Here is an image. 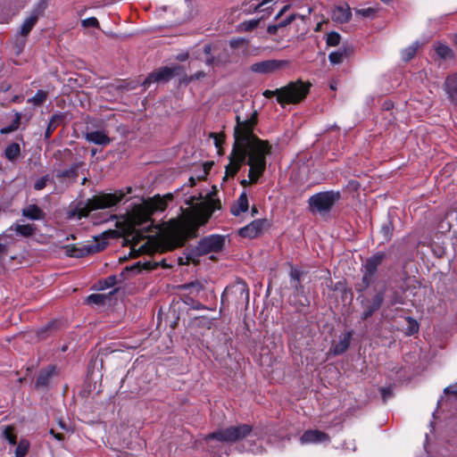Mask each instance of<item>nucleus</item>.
Masks as SVG:
<instances>
[{
    "instance_id": "f257e3e1",
    "label": "nucleus",
    "mask_w": 457,
    "mask_h": 457,
    "mask_svg": "<svg viewBox=\"0 0 457 457\" xmlns=\"http://www.w3.org/2000/svg\"><path fill=\"white\" fill-rule=\"evenodd\" d=\"M236 120L235 142L229 155V162L226 166L224 179L233 178L246 160L249 166L248 180L243 179L241 184H254L266 169V157L271 153V145L267 140L260 139L253 134V128L257 124L256 112L243 120L237 115Z\"/></svg>"
},
{
    "instance_id": "f03ea898",
    "label": "nucleus",
    "mask_w": 457,
    "mask_h": 457,
    "mask_svg": "<svg viewBox=\"0 0 457 457\" xmlns=\"http://www.w3.org/2000/svg\"><path fill=\"white\" fill-rule=\"evenodd\" d=\"M185 202L190 207L183 211L179 219L166 224L161 232L162 240L170 250L182 246L188 237H195L196 230L220 208V201L208 193L192 195Z\"/></svg>"
},
{
    "instance_id": "7ed1b4c3",
    "label": "nucleus",
    "mask_w": 457,
    "mask_h": 457,
    "mask_svg": "<svg viewBox=\"0 0 457 457\" xmlns=\"http://www.w3.org/2000/svg\"><path fill=\"white\" fill-rule=\"evenodd\" d=\"M172 198L171 194L163 196L155 195L144 201L143 204L134 206L129 217L130 227L135 229L136 227L151 222V215L155 212L164 211Z\"/></svg>"
},
{
    "instance_id": "20e7f679",
    "label": "nucleus",
    "mask_w": 457,
    "mask_h": 457,
    "mask_svg": "<svg viewBox=\"0 0 457 457\" xmlns=\"http://www.w3.org/2000/svg\"><path fill=\"white\" fill-rule=\"evenodd\" d=\"M311 87L312 84L310 82L296 80L276 90H265L263 96L267 98L276 96L278 103L284 106L285 104H296L303 100L308 94Z\"/></svg>"
},
{
    "instance_id": "39448f33",
    "label": "nucleus",
    "mask_w": 457,
    "mask_h": 457,
    "mask_svg": "<svg viewBox=\"0 0 457 457\" xmlns=\"http://www.w3.org/2000/svg\"><path fill=\"white\" fill-rule=\"evenodd\" d=\"M251 435L259 437L260 433L257 430H253L250 425L240 424L216 430L206 436L205 441L208 445H211L214 440L221 443L233 444L242 441Z\"/></svg>"
},
{
    "instance_id": "423d86ee",
    "label": "nucleus",
    "mask_w": 457,
    "mask_h": 457,
    "mask_svg": "<svg viewBox=\"0 0 457 457\" xmlns=\"http://www.w3.org/2000/svg\"><path fill=\"white\" fill-rule=\"evenodd\" d=\"M224 242L225 237L220 235H211L202 238L195 248L191 250L187 255V262L185 263H197L199 256L219 253L222 250Z\"/></svg>"
},
{
    "instance_id": "0eeeda50",
    "label": "nucleus",
    "mask_w": 457,
    "mask_h": 457,
    "mask_svg": "<svg viewBox=\"0 0 457 457\" xmlns=\"http://www.w3.org/2000/svg\"><path fill=\"white\" fill-rule=\"evenodd\" d=\"M125 194L121 191L113 194H102L88 199L85 206L79 210V217H87L92 211L106 209L116 205Z\"/></svg>"
},
{
    "instance_id": "6e6552de",
    "label": "nucleus",
    "mask_w": 457,
    "mask_h": 457,
    "mask_svg": "<svg viewBox=\"0 0 457 457\" xmlns=\"http://www.w3.org/2000/svg\"><path fill=\"white\" fill-rule=\"evenodd\" d=\"M340 199L338 191H325L316 194L315 206L316 216L319 215L324 220L330 217V212L335 204Z\"/></svg>"
},
{
    "instance_id": "1a4fd4ad",
    "label": "nucleus",
    "mask_w": 457,
    "mask_h": 457,
    "mask_svg": "<svg viewBox=\"0 0 457 457\" xmlns=\"http://www.w3.org/2000/svg\"><path fill=\"white\" fill-rule=\"evenodd\" d=\"M385 257V253L378 252L366 260L365 264L363 266L364 271L362 275L363 287L361 288L360 290H364L370 286V284L373 281V277L375 276L378 266L382 264Z\"/></svg>"
},
{
    "instance_id": "9d476101",
    "label": "nucleus",
    "mask_w": 457,
    "mask_h": 457,
    "mask_svg": "<svg viewBox=\"0 0 457 457\" xmlns=\"http://www.w3.org/2000/svg\"><path fill=\"white\" fill-rule=\"evenodd\" d=\"M385 293L386 287H383L378 289L371 298H364L361 300V306L363 308V312L361 313L362 320H367L374 312L379 310L384 302Z\"/></svg>"
},
{
    "instance_id": "9b49d317",
    "label": "nucleus",
    "mask_w": 457,
    "mask_h": 457,
    "mask_svg": "<svg viewBox=\"0 0 457 457\" xmlns=\"http://www.w3.org/2000/svg\"><path fill=\"white\" fill-rule=\"evenodd\" d=\"M287 66L288 62L285 60H266L252 64L250 71L260 74H269L284 69Z\"/></svg>"
},
{
    "instance_id": "f8f14e48",
    "label": "nucleus",
    "mask_w": 457,
    "mask_h": 457,
    "mask_svg": "<svg viewBox=\"0 0 457 457\" xmlns=\"http://www.w3.org/2000/svg\"><path fill=\"white\" fill-rule=\"evenodd\" d=\"M177 67H162L150 73L144 81V86L147 87L154 82H165L172 78Z\"/></svg>"
},
{
    "instance_id": "ddd939ff",
    "label": "nucleus",
    "mask_w": 457,
    "mask_h": 457,
    "mask_svg": "<svg viewBox=\"0 0 457 457\" xmlns=\"http://www.w3.org/2000/svg\"><path fill=\"white\" fill-rule=\"evenodd\" d=\"M448 101L457 106V72L449 74L443 85Z\"/></svg>"
},
{
    "instance_id": "4468645a",
    "label": "nucleus",
    "mask_w": 457,
    "mask_h": 457,
    "mask_svg": "<svg viewBox=\"0 0 457 457\" xmlns=\"http://www.w3.org/2000/svg\"><path fill=\"white\" fill-rule=\"evenodd\" d=\"M65 253L70 257L79 258L85 255L97 252L96 245H69L64 247Z\"/></svg>"
},
{
    "instance_id": "2eb2a0df",
    "label": "nucleus",
    "mask_w": 457,
    "mask_h": 457,
    "mask_svg": "<svg viewBox=\"0 0 457 457\" xmlns=\"http://www.w3.org/2000/svg\"><path fill=\"white\" fill-rule=\"evenodd\" d=\"M267 220L258 219L252 221L249 225L240 228L239 234L244 237H256L266 227Z\"/></svg>"
},
{
    "instance_id": "dca6fc26",
    "label": "nucleus",
    "mask_w": 457,
    "mask_h": 457,
    "mask_svg": "<svg viewBox=\"0 0 457 457\" xmlns=\"http://www.w3.org/2000/svg\"><path fill=\"white\" fill-rule=\"evenodd\" d=\"M84 137L87 142L102 146L108 145L111 143V138L104 130L87 131Z\"/></svg>"
},
{
    "instance_id": "f3484780",
    "label": "nucleus",
    "mask_w": 457,
    "mask_h": 457,
    "mask_svg": "<svg viewBox=\"0 0 457 457\" xmlns=\"http://www.w3.org/2000/svg\"><path fill=\"white\" fill-rule=\"evenodd\" d=\"M352 17L351 8L348 4L337 6L332 12V18L338 23H346Z\"/></svg>"
},
{
    "instance_id": "a211bd4d",
    "label": "nucleus",
    "mask_w": 457,
    "mask_h": 457,
    "mask_svg": "<svg viewBox=\"0 0 457 457\" xmlns=\"http://www.w3.org/2000/svg\"><path fill=\"white\" fill-rule=\"evenodd\" d=\"M35 226L31 224H15L11 226L4 234L3 237H9L11 238V231H15L22 237H30L35 233Z\"/></svg>"
},
{
    "instance_id": "6ab92c4d",
    "label": "nucleus",
    "mask_w": 457,
    "mask_h": 457,
    "mask_svg": "<svg viewBox=\"0 0 457 457\" xmlns=\"http://www.w3.org/2000/svg\"><path fill=\"white\" fill-rule=\"evenodd\" d=\"M248 199L245 192H243L236 204L231 208V213L235 216H239L241 213L246 212L248 210Z\"/></svg>"
},
{
    "instance_id": "aec40b11",
    "label": "nucleus",
    "mask_w": 457,
    "mask_h": 457,
    "mask_svg": "<svg viewBox=\"0 0 457 457\" xmlns=\"http://www.w3.org/2000/svg\"><path fill=\"white\" fill-rule=\"evenodd\" d=\"M434 49L436 55L443 61L453 60L454 58V53L452 48L443 43H436Z\"/></svg>"
},
{
    "instance_id": "412c9836",
    "label": "nucleus",
    "mask_w": 457,
    "mask_h": 457,
    "mask_svg": "<svg viewBox=\"0 0 457 457\" xmlns=\"http://www.w3.org/2000/svg\"><path fill=\"white\" fill-rule=\"evenodd\" d=\"M37 19L38 15L37 12L31 13L27 19H25L21 26L20 35L27 37L37 23Z\"/></svg>"
},
{
    "instance_id": "4be33fe9",
    "label": "nucleus",
    "mask_w": 457,
    "mask_h": 457,
    "mask_svg": "<svg viewBox=\"0 0 457 457\" xmlns=\"http://www.w3.org/2000/svg\"><path fill=\"white\" fill-rule=\"evenodd\" d=\"M353 53L352 48H340L337 51L332 52L328 55V59L333 64H339L343 60Z\"/></svg>"
},
{
    "instance_id": "5701e85b",
    "label": "nucleus",
    "mask_w": 457,
    "mask_h": 457,
    "mask_svg": "<svg viewBox=\"0 0 457 457\" xmlns=\"http://www.w3.org/2000/svg\"><path fill=\"white\" fill-rule=\"evenodd\" d=\"M22 215L30 220H41L44 217L42 210L35 204L29 205L23 209Z\"/></svg>"
},
{
    "instance_id": "b1692460",
    "label": "nucleus",
    "mask_w": 457,
    "mask_h": 457,
    "mask_svg": "<svg viewBox=\"0 0 457 457\" xmlns=\"http://www.w3.org/2000/svg\"><path fill=\"white\" fill-rule=\"evenodd\" d=\"M351 342V334L346 333L343 334L339 337V341L337 344L334 346V353L335 354H341L343 353L350 345Z\"/></svg>"
},
{
    "instance_id": "393cba45",
    "label": "nucleus",
    "mask_w": 457,
    "mask_h": 457,
    "mask_svg": "<svg viewBox=\"0 0 457 457\" xmlns=\"http://www.w3.org/2000/svg\"><path fill=\"white\" fill-rule=\"evenodd\" d=\"M54 367H48L47 369L42 370L37 378L36 386H45L47 385L49 378L54 374Z\"/></svg>"
},
{
    "instance_id": "a878e982",
    "label": "nucleus",
    "mask_w": 457,
    "mask_h": 457,
    "mask_svg": "<svg viewBox=\"0 0 457 457\" xmlns=\"http://www.w3.org/2000/svg\"><path fill=\"white\" fill-rule=\"evenodd\" d=\"M394 225L391 220H387L383 223L381 226L380 233L382 235L383 240L388 242L393 236Z\"/></svg>"
},
{
    "instance_id": "bb28decb",
    "label": "nucleus",
    "mask_w": 457,
    "mask_h": 457,
    "mask_svg": "<svg viewBox=\"0 0 457 457\" xmlns=\"http://www.w3.org/2000/svg\"><path fill=\"white\" fill-rule=\"evenodd\" d=\"M20 153H21V147H20L19 144L12 143L6 147L5 157L10 161H13L14 159H16L19 156Z\"/></svg>"
},
{
    "instance_id": "cd10ccee",
    "label": "nucleus",
    "mask_w": 457,
    "mask_h": 457,
    "mask_svg": "<svg viewBox=\"0 0 457 457\" xmlns=\"http://www.w3.org/2000/svg\"><path fill=\"white\" fill-rule=\"evenodd\" d=\"M419 47V44L416 42L411 46L403 49L401 53L402 59L405 62L411 60L416 54L417 49Z\"/></svg>"
},
{
    "instance_id": "c85d7f7f",
    "label": "nucleus",
    "mask_w": 457,
    "mask_h": 457,
    "mask_svg": "<svg viewBox=\"0 0 457 457\" xmlns=\"http://www.w3.org/2000/svg\"><path fill=\"white\" fill-rule=\"evenodd\" d=\"M29 449V443L26 439H21L15 450V456L16 457H25V455L28 453Z\"/></svg>"
},
{
    "instance_id": "c756f323",
    "label": "nucleus",
    "mask_w": 457,
    "mask_h": 457,
    "mask_svg": "<svg viewBox=\"0 0 457 457\" xmlns=\"http://www.w3.org/2000/svg\"><path fill=\"white\" fill-rule=\"evenodd\" d=\"M341 40V36L339 33L332 31L327 34L326 36V43L328 46H337L339 45Z\"/></svg>"
},
{
    "instance_id": "7c9ffc66",
    "label": "nucleus",
    "mask_w": 457,
    "mask_h": 457,
    "mask_svg": "<svg viewBox=\"0 0 457 457\" xmlns=\"http://www.w3.org/2000/svg\"><path fill=\"white\" fill-rule=\"evenodd\" d=\"M46 93L42 90H38L34 96L29 99V102L35 105H39L43 104L46 101Z\"/></svg>"
},
{
    "instance_id": "2f4dec72",
    "label": "nucleus",
    "mask_w": 457,
    "mask_h": 457,
    "mask_svg": "<svg viewBox=\"0 0 457 457\" xmlns=\"http://www.w3.org/2000/svg\"><path fill=\"white\" fill-rule=\"evenodd\" d=\"M355 14L364 18H373L376 14V10L371 7L357 9L355 10Z\"/></svg>"
},
{
    "instance_id": "473e14b6",
    "label": "nucleus",
    "mask_w": 457,
    "mask_h": 457,
    "mask_svg": "<svg viewBox=\"0 0 457 457\" xmlns=\"http://www.w3.org/2000/svg\"><path fill=\"white\" fill-rule=\"evenodd\" d=\"M4 436L11 445L16 444V436L13 434L12 427L8 426L4 429Z\"/></svg>"
},
{
    "instance_id": "72a5a7b5",
    "label": "nucleus",
    "mask_w": 457,
    "mask_h": 457,
    "mask_svg": "<svg viewBox=\"0 0 457 457\" xmlns=\"http://www.w3.org/2000/svg\"><path fill=\"white\" fill-rule=\"evenodd\" d=\"M407 320H408L409 326L406 329V334L411 336V335L417 333L419 331V324L417 323V321L411 317H408Z\"/></svg>"
},
{
    "instance_id": "f704fd0d",
    "label": "nucleus",
    "mask_w": 457,
    "mask_h": 457,
    "mask_svg": "<svg viewBox=\"0 0 457 457\" xmlns=\"http://www.w3.org/2000/svg\"><path fill=\"white\" fill-rule=\"evenodd\" d=\"M49 181V177L46 175V176H44L40 179H38L37 180L35 181L34 183V188L36 190H42L46 186V183Z\"/></svg>"
},
{
    "instance_id": "c9c22d12",
    "label": "nucleus",
    "mask_w": 457,
    "mask_h": 457,
    "mask_svg": "<svg viewBox=\"0 0 457 457\" xmlns=\"http://www.w3.org/2000/svg\"><path fill=\"white\" fill-rule=\"evenodd\" d=\"M81 24L84 28H89V27H95L97 28L99 26V22L96 18L90 17L87 19H85L81 21Z\"/></svg>"
},
{
    "instance_id": "e433bc0d",
    "label": "nucleus",
    "mask_w": 457,
    "mask_h": 457,
    "mask_svg": "<svg viewBox=\"0 0 457 457\" xmlns=\"http://www.w3.org/2000/svg\"><path fill=\"white\" fill-rule=\"evenodd\" d=\"M302 444L312 443L314 441V432L312 430L306 431L301 437Z\"/></svg>"
},
{
    "instance_id": "4c0bfd02",
    "label": "nucleus",
    "mask_w": 457,
    "mask_h": 457,
    "mask_svg": "<svg viewBox=\"0 0 457 457\" xmlns=\"http://www.w3.org/2000/svg\"><path fill=\"white\" fill-rule=\"evenodd\" d=\"M104 295L100 294H95L88 296L87 301L96 304H100L104 302Z\"/></svg>"
},
{
    "instance_id": "58836bf2",
    "label": "nucleus",
    "mask_w": 457,
    "mask_h": 457,
    "mask_svg": "<svg viewBox=\"0 0 457 457\" xmlns=\"http://www.w3.org/2000/svg\"><path fill=\"white\" fill-rule=\"evenodd\" d=\"M291 20H292V16L287 18L285 21H281L278 25L269 26L268 31L270 33H275L278 27H284V26L287 25L291 21Z\"/></svg>"
},
{
    "instance_id": "ea45409f",
    "label": "nucleus",
    "mask_w": 457,
    "mask_h": 457,
    "mask_svg": "<svg viewBox=\"0 0 457 457\" xmlns=\"http://www.w3.org/2000/svg\"><path fill=\"white\" fill-rule=\"evenodd\" d=\"M380 393L384 401H386L393 395V390L391 387H382L380 389Z\"/></svg>"
},
{
    "instance_id": "a19ab883",
    "label": "nucleus",
    "mask_w": 457,
    "mask_h": 457,
    "mask_svg": "<svg viewBox=\"0 0 457 457\" xmlns=\"http://www.w3.org/2000/svg\"><path fill=\"white\" fill-rule=\"evenodd\" d=\"M328 439L329 437L326 433L316 430V443L327 442Z\"/></svg>"
},
{
    "instance_id": "79ce46f5",
    "label": "nucleus",
    "mask_w": 457,
    "mask_h": 457,
    "mask_svg": "<svg viewBox=\"0 0 457 457\" xmlns=\"http://www.w3.org/2000/svg\"><path fill=\"white\" fill-rule=\"evenodd\" d=\"M187 287H190L192 289L191 293H193L194 291L199 292L200 290H202L204 288L203 285L199 282H193V283L189 284L187 286Z\"/></svg>"
},
{
    "instance_id": "37998d69",
    "label": "nucleus",
    "mask_w": 457,
    "mask_h": 457,
    "mask_svg": "<svg viewBox=\"0 0 457 457\" xmlns=\"http://www.w3.org/2000/svg\"><path fill=\"white\" fill-rule=\"evenodd\" d=\"M7 238H9V237H3V234L0 236V253L6 250L8 242H3V240H6Z\"/></svg>"
},
{
    "instance_id": "c03bdc74",
    "label": "nucleus",
    "mask_w": 457,
    "mask_h": 457,
    "mask_svg": "<svg viewBox=\"0 0 457 457\" xmlns=\"http://www.w3.org/2000/svg\"><path fill=\"white\" fill-rule=\"evenodd\" d=\"M187 58H188V53H187V52L180 53V54H179L176 56V60H178V61H179V62H184V61H186Z\"/></svg>"
},
{
    "instance_id": "a18cd8bd",
    "label": "nucleus",
    "mask_w": 457,
    "mask_h": 457,
    "mask_svg": "<svg viewBox=\"0 0 457 457\" xmlns=\"http://www.w3.org/2000/svg\"><path fill=\"white\" fill-rule=\"evenodd\" d=\"M54 120V117L52 119V120H51V122H50V124H49V126L47 128V130L46 132V137H49L51 133H52V131H53L52 124H53Z\"/></svg>"
},
{
    "instance_id": "49530a36",
    "label": "nucleus",
    "mask_w": 457,
    "mask_h": 457,
    "mask_svg": "<svg viewBox=\"0 0 457 457\" xmlns=\"http://www.w3.org/2000/svg\"><path fill=\"white\" fill-rule=\"evenodd\" d=\"M50 433L59 441L63 439V436L62 434H55L53 429L50 431Z\"/></svg>"
},
{
    "instance_id": "de8ad7c7",
    "label": "nucleus",
    "mask_w": 457,
    "mask_h": 457,
    "mask_svg": "<svg viewBox=\"0 0 457 457\" xmlns=\"http://www.w3.org/2000/svg\"><path fill=\"white\" fill-rule=\"evenodd\" d=\"M250 451L255 454L262 453V447H256V448H250Z\"/></svg>"
},
{
    "instance_id": "09e8293b",
    "label": "nucleus",
    "mask_w": 457,
    "mask_h": 457,
    "mask_svg": "<svg viewBox=\"0 0 457 457\" xmlns=\"http://www.w3.org/2000/svg\"><path fill=\"white\" fill-rule=\"evenodd\" d=\"M211 51H212V46L210 45H205L204 46V54H211Z\"/></svg>"
},
{
    "instance_id": "8fccbe9b",
    "label": "nucleus",
    "mask_w": 457,
    "mask_h": 457,
    "mask_svg": "<svg viewBox=\"0 0 457 457\" xmlns=\"http://www.w3.org/2000/svg\"><path fill=\"white\" fill-rule=\"evenodd\" d=\"M221 139L218 136H214V144L217 147H220Z\"/></svg>"
},
{
    "instance_id": "3c124183",
    "label": "nucleus",
    "mask_w": 457,
    "mask_h": 457,
    "mask_svg": "<svg viewBox=\"0 0 457 457\" xmlns=\"http://www.w3.org/2000/svg\"><path fill=\"white\" fill-rule=\"evenodd\" d=\"M257 25H258V21H252L249 22L248 28L249 29H254Z\"/></svg>"
},
{
    "instance_id": "603ef678",
    "label": "nucleus",
    "mask_w": 457,
    "mask_h": 457,
    "mask_svg": "<svg viewBox=\"0 0 457 457\" xmlns=\"http://www.w3.org/2000/svg\"><path fill=\"white\" fill-rule=\"evenodd\" d=\"M274 0H262V2L260 4L259 7L264 6L269 4L270 3L273 2Z\"/></svg>"
},
{
    "instance_id": "864d4df0",
    "label": "nucleus",
    "mask_w": 457,
    "mask_h": 457,
    "mask_svg": "<svg viewBox=\"0 0 457 457\" xmlns=\"http://www.w3.org/2000/svg\"><path fill=\"white\" fill-rule=\"evenodd\" d=\"M309 204H310V208L312 209L314 206V195H312L309 198Z\"/></svg>"
},
{
    "instance_id": "5fc2aeb1",
    "label": "nucleus",
    "mask_w": 457,
    "mask_h": 457,
    "mask_svg": "<svg viewBox=\"0 0 457 457\" xmlns=\"http://www.w3.org/2000/svg\"><path fill=\"white\" fill-rule=\"evenodd\" d=\"M291 277H292V278H293V279H295V280H297V279H298V277H297V274H296V272H295V271H292V272H291Z\"/></svg>"
},
{
    "instance_id": "6e6d98bb",
    "label": "nucleus",
    "mask_w": 457,
    "mask_h": 457,
    "mask_svg": "<svg viewBox=\"0 0 457 457\" xmlns=\"http://www.w3.org/2000/svg\"><path fill=\"white\" fill-rule=\"evenodd\" d=\"M445 393H453V394H454V395H457V392H456V391H453V390H450V387H446V388L445 389Z\"/></svg>"
},
{
    "instance_id": "4d7b16f0",
    "label": "nucleus",
    "mask_w": 457,
    "mask_h": 457,
    "mask_svg": "<svg viewBox=\"0 0 457 457\" xmlns=\"http://www.w3.org/2000/svg\"><path fill=\"white\" fill-rule=\"evenodd\" d=\"M213 62H214V61H213V59H212V58H208V59L206 60V63H207V64H209V65H212V64L213 63Z\"/></svg>"
},
{
    "instance_id": "13d9d810",
    "label": "nucleus",
    "mask_w": 457,
    "mask_h": 457,
    "mask_svg": "<svg viewBox=\"0 0 457 457\" xmlns=\"http://www.w3.org/2000/svg\"><path fill=\"white\" fill-rule=\"evenodd\" d=\"M195 179H194V178H190V179H189L190 186L195 185Z\"/></svg>"
},
{
    "instance_id": "bf43d9fd",
    "label": "nucleus",
    "mask_w": 457,
    "mask_h": 457,
    "mask_svg": "<svg viewBox=\"0 0 457 457\" xmlns=\"http://www.w3.org/2000/svg\"><path fill=\"white\" fill-rule=\"evenodd\" d=\"M320 26H321V25H320V23H318V24L316 25L315 30H316V31H317V30H319V29H320Z\"/></svg>"
},
{
    "instance_id": "052dcab7",
    "label": "nucleus",
    "mask_w": 457,
    "mask_h": 457,
    "mask_svg": "<svg viewBox=\"0 0 457 457\" xmlns=\"http://www.w3.org/2000/svg\"><path fill=\"white\" fill-rule=\"evenodd\" d=\"M96 154V149H92V150H91V154H92V155H95Z\"/></svg>"
},
{
    "instance_id": "680f3d73",
    "label": "nucleus",
    "mask_w": 457,
    "mask_h": 457,
    "mask_svg": "<svg viewBox=\"0 0 457 457\" xmlns=\"http://www.w3.org/2000/svg\"><path fill=\"white\" fill-rule=\"evenodd\" d=\"M286 8H287V7H284V8H283V10H281L276 17L278 18L279 15H281L282 12H283Z\"/></svg>"
},
{
    "instance_id": "e2e57ef3",
    "label": "nucleus",
    "mask_w": 457,
    "mask_h": 457,
    "mask_svg": "<svg viewBox=\"0 0 457 457\" xmlns=\"http://www.w3.org/2000/svg\"><path fill=\"white\" fill-rule=\"evenodd\" d=\"M252 212H253V213H256V212H257L256 208H255V207H253V208H252Z\"/></svg>"
},
{
    "instance_id": "0e129e2a",
    "label": "nucleus",
    "mask_w": 457,
    "mask_h": 457,
    "mask_svg": "<svg viewBox=\"0 0 457 457\" xmlns=\"http://www.w3.org/2000/svg\"><path fill=\"white\" fill-rule=\"evenodd\" d=\"M330 88H331V89H333V90H335V89H336V86H335L334 84H331V85H330Z\"/></svg>"
},
{
    "instance_id": "69168bd1",
    "label": "nucleus",
    "mask_w": 457,
    "mask_h": 457,
    "mask_svg": "<svg viewBox=\"0 0 457 457\" xmlns=\"http://www.w3.org/2000/svg\"><path fill=\"white\" fill-rule=\"evenodd\" d=\"M236 45H237V44H236V42L231 41V46H235Z\"/></svg>"
}]
</instances>
